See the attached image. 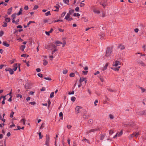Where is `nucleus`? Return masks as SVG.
<instances>
[{"label":"nucleus","instance_id":"nucleus-5","mask_svg":"<svg viewBox=\"0 0 146 146\" xmlns=\"http://www.w3.org/2000/svg\"><path fill=\"white\" fill-rule=\"evenodd\" d=\"M20 64H18V65L17 66V63L14 64L13 67V70H14V71H15L16 70L17 68H18L19 69V71H20Z\"/></svg>","mask_w":146,"mask_h":146},{"label":"nucleus","instance_id":"nucleus-33","mask_svg":"<svg viewBox=\"0 0 146 146\" xmlns=\"http://www.w3.org/2000/svg\"><path fill=\"white\" fill-rule=\"evenodd\" d=\"M25 120L24 119H22L21 121V122H23V125H25Z\"/></svg>","mask_w":146,"mask_h":146},{"label":"nucleus","instance_id":"nucleus-46","mask_svg":"<svg viewBox=\"0 0 146 146\" xmlns=\"http://www.w3.org/2000/svg\"><path fill=\"white\" fill-rule=\"evenodd\" d=\"M38 76H39L41 78H42V74L39 73L37 74Z\"/></svg>","mask_w":146,"mask_h":146},{"label":"nucleus","instance_id":"nucleus-58","mask_svg":"<svg viewBox=\"0 0 146 146\" xmlns=\"http://www.w3.org/2000/svg\"><path fill=\"white\" fill-rule=\"evenodd\" d=\"M29 103L32 105H34L36 104L34 102H30Z\"/></svg>","mask_w":146,"mask_h":146},{"label":"nucleus","instance_id":"nucleus-34","mask_svg":"<svg viewBox=\"0 0 146 146\" xmlns=\"http://www.w3.org/2000/svg\"><path fill=\"white\" fill-rule=\"evenodd\" d=\"M109 117L110 119H113L114 118L113 116L112 115L110 114L109 115Z\"/></svg>","mask_w":146,"mask_h":146},{"label":"nucleus","instance_id":"nucleus-29","mask_svg":"<svg viewBox=\"0 0 146 146\" xmlns=\"http://www.w3.org/2000/svg\"><path fill=\"white\" fill-rule=\"evenodd\" d=\"M38 135L39 136V137L40 139H42L43 137L41 135V132H40L39 133Z\"/></svg>","mask_w":146,"mask_h":146},{"label":"nucleus","instance_id":"nucleus-41","mask_svg":"<svg viewBox=\"0 0 146 146\" xmlns=\"http://www.w3.org/2000/svg\"><path fill=\"white\" fill-rule=\"evenodd\" d=\"M75 76L74 74L73 73H71L70 74V77H74Z\"/></svg>","mask_w":146,"mask_h":146},{"label":"nucleus","instance_id":"nucleus-23","mask_svg":"<svg viewBox=\"0 0 146 146\" xmlns=\"http://www.w3.org/2000/svg\"><path fill=\"white\" fill-rule=\"evenodd\" d=\"M84 1H82L81 3H80V6L81 7H84L85 5V4L84 3H82L83 2H84Z\"/></svg>","mask_w":146,"mask_h":146},{"label":"nucleus","instance_id":"nucleus-48","mask_svg":"<svg viewBox=\"0 0 146 146\" xmlns=\"http://www.w3.org/2000/svg\"><path fill=\"white\" fill-rule=\"evenodd\" d=\"M83 141H85L87 143H89V141L87 139H86L85 138H84V139L82 140Z\"/></svg>","mask_w":146,"mask_h":146},{"label":"nucleus","instance_id":"nucleus-28","mask_svg":"<svg viewBox=\"0 0 146 146\" xmlns=\"http://www.w3.org/2000/svg\"><path fill=\"white\" fill-rule=\"evenodd\" d=\"M9 72L10 74L12 75L13 74V73L14 72L13 70L11 69L9 70Z\"/></svg>","mask_w":146,"mask_h":146},{"label":"nucleus","instance_id":"nucleus-35","mask_svg":"<svg viewBox=\"0 0 146 146\" xmlns=\"http://www.w3.org/2000/svg\"><path fill=\"white\" fill-rule=\"evenodd\" d=\"M14 112L13 111H12L10 114V117L11 118L13 117V115L14 114Z\"/></svg>","mask_w":146,"mask_h":146},{"label":"nucleus","instance_id":"nucleus-60","mask_svg":"<svg viewBox=\"0 0 146 146\" xmlns=\"http://www.w3.org/2000/svg\"><path fill=\"white\" fill-rule=\"evenodd\" d=\"M139 31V29L137 28L135 29H134V31L135 33H137Z\"/></svg>","mask_w":146,"mask_h":146},{"label":"nucleus","instance_id":"nucleus-61","mask_svg":"<svg viewBox=\"0 0 146 146\" xmlns=\"http://www.w3.org/2000/svg\"><path fill=\"white\" fill-rule=\"evenodd\" d=\"M11 69V68H7L5 69V70L6 71H9V70Z\"/></svg>","mask_w":146,"mask_h":146},{"label":"nucleus","instance_id":"nucleus-12","mask_svg":"<svg viewBox=\"0 0 146 146\" xmlns=\"http://www.w3.org/2000/svg\"><path fill=\"white\" fill-rule=\"evenodd\" d=\"M138 63L142 66H145V63L142 61H140L138 62Z\"/></svg>","mask_w":146,"mask_h":146},{"label":"nucleus","instance_id":"nucleus-1","mask_svg":"<svg viewBox=\"0 0 146 146\" xmlns=\"http://www.w3.org/2000/svg\"><path fill=\"white\" fill-rule=\"evenodd\" d=\"M112 52V48L110 47L108 48L106 51V56H109L111 55Z\"/></svg>","mask_w":146,"mask_h":146},{"label":"nucleus","instance_id":"nucleus-13","mask_svg":"<svg viewBox=\"0 0 146 146\" xmlns=\"http://www.w3.org/2000/svg\"><path fill=\"white\" fill-rule=\"evenodd\" d=\"M93 11L94 13L98 14L100 13V12L99 10L95 9H93Z\"/></svg>","mask_w":146,"mask_h":146},{"label":"nucleus","instance_id":"nucleus-21","mask_svg":"<svg viewBox=\"0 0 146 146\" xmlns=\"http://www.w3.org/2000/svg\"><path fill=\"white\" fill-rule=\"evenodd\" d=\"M43 64L45 66L48 64V62L45 60H44L43 61Z\"/></svg>","mask_w":146,"mask_h":146},{"label":"nucleus","instance_id":"nucleus-55","mask_svg":"<svg viewBox=\"0 0 146 146\" xmlns=\"http://www.w3.org/2000/svg\"><path fill=\"white\" fill-rule=\"evenodd\" d=\"M79 8L78 7H77L75 9V11H79Z\"/></svg>","mask_w":146,"mask_h":146},{"label":"nucleus","instance_id":"nucleus-10","mask_svg":"<svg viewBox=\"0 0 146 146\" xmlns=\"http://www.w3.org/2000/svg\"><path fill=\"white\" fill-rule=\"evenodd\" d=\"M118 48L122 50L125 49V47L124 45L122 44H120L118 46Z\"/></svg>","mask_w":146,"mask_h":146},{"label":"nucleus","instance_id":"nucleus-15","mask_svg":"<svg viewBox=\"0 0 146 146\" xmlns=\"http://www.w3.org/2000/svg\"><path fill=\"white\" fill-rule=\"evenodd\" d=\"M3 44L7 47H8L9 46V44L7 43L6 41H4L3 42Z\"/></svg>","mask_w":146,"mask_h":146},{"label":"nucleus","instance_id":"nucleus-51","mask_svg":"<svg viewBox=\"0 0 146 146\" xmlns=\"http://www.w3.org/2000/svg\"><path fill=\"white\" fill-rule=\"evenodd\" d=\"M10 21V19H5V21L7 23L9 22Z\"/></svg>","mask_w":146,"mask_h":146},{"label":"nucleus","instance_id":"nucleus-40","mask_svg":"<svg viewBox=\"0 0 146 146\" xmlns=\"http://www.w3.org/2000/svg\"><path fill=\"white\" fill-rule=\"evenodd\" d=\"M73 16H76L77 17H78L80 16V14L78 13H74L73 14Z\"/></svg>","mask_w":146,"mask_h":146},{"label":"nucleus","instance_id":"nucleus-17","mask_svg":"<svg viewBox=\"0 0 146 146\" xmlns=\"http://www.w3.org/2000/svg\"><path fill=\"white\" fill-rule=\"evenodd\" d=\"M121 67L120 66H119L117 68H112V69L115 71H118L119 70V68Z\"/></svg>","mask_w":146,"mask_h":146},{"label":"nucleus","instance_id":"nucleus-4","mask_svg":"<svg viewBox=\"0 0 146 146\" xmlns=\"http://www.w3.org/2000/svg\"><path fill=\"white\" fill-rule=\"evenodd\" d=\"M99 130V128L98 127H97L94 129H92L90 130L89 131H87V134H89L90 133H91L92 132H93V133H94L96 131L98 130Z\"/></svg>","mask_w":146,"mask_h":146},{"label":"nucleus","instance_id":"nucleus-44","mask_svg":"<svg viewBox=\"0 0 146 146\" xmlns=\"http://www.w3.org/2000/svg\"><path fill=\"white\" fill-rule=\"evenodd\" d=\"M74 10L73 9H71L69 11V14H71L72 13H73Z\"/></svg>","mask_w":146,"mask_h":146},{"label":"nucleus","instance_id":"nucleus-56","mask_svg":"<svg viewBox=\"0 0 146 146\" xmlns=\"http://www.w3.org/2000/svg\"><path fill=\"white\" fill-rule=\"evenodd\" d=\"M63 114L62 112H60L59 113V115L60 117H63Z\"/></svg>","mask_w":146,"mask_h":146},{"label":"nucleus","instance_id":"nucleus-36","mask_svg":"<svg viewBox=\"0 0 146 146\" xmlns=\"http://www.w3.org/2000/svg\"><path fill=\"white\" fill-rule=\"evenodd\" d=\"M141 89L142 92H146V89L143 88H141Z\"/></svg>","mask_w":146,"mask_h":146},{"label":"nucleus","instance_id":"nucleus-42","mask_svg":"<svg viewBox=\"0 0 146 146\" xmlns=\"http://www.w3.org/2000/svg\"><path fill=\"white\" fill-rule=\"evenodd\" d=\"M70 14L69 13H68L66 16L65 18H69L70 17Z\"/></svg>","mask_w":146,"mask_h":146},{"label":"nucleus","instance_id":"nucleus-45","mask_svg":"<svg viewBox=\"0 0 146 146\" xmlns=\"http://www.w3.org/2000/svg\"><path fill=\"white\" fill-rule=\"evenodd\" d=\"M88 72L87 71H82V72L84 73V74L85 75H86L88 73Z\"/></svg>","mask_w":146,"mask_h":146},{"label":"nucleus","instance_id":"nucleus-22","mask_svg":"<svg viewBox=\"0 0 146 146\" xmlns=\"http://www.w3.org/2000/svg\"><path fill=\"white\" fill-rule=\"evenodd\" d=\"M44 14L46 16L50 15H51L50 11H48L46 13H45Z\"/></svg>","mask_w":146,"mask_h":146},{"label":"nucleus","instance_id":"nucleus-7","mask_svg":"<svg viewBox=\"0 0 146 146\" xmlns=\"http://www.w3.org/2000/svg\"><path fill=\"white\" fill-rule=\"evenodd\" d=\"M83 117L84 118L86 119H88L89 117V114L87 113L86 110H84V112L83 113Z\"/></svg>","mask_w":146,"mask_h":146},{"label":"nucleus","instance_id":"nucleus-20","mask_svg":"<svg viewBox=\"0 0 146 146\" xmlns=\"http://www.w3.org/2000/svg\"><path fill=\"white\" fill-rule=\"evenodd\" d=\"M85 78H80V82L81 83L82 82L84 81Z\"/></svg>","mask_w":146,"mask_h":146},{"label":"nucleus","instance_id":"nucleus-53","mask_svg":"<svg viewBox=\"0 0 146 146\" xmlns=\"http://www.w3.org/2000/svg\"><path fill=\"white\" fill-rule=\"evenodd\" d=\"M24 9L25 10H27L29 9V8L28 6L26 5L24 7Z\"/></svg>","mask_w":146,"mask_h":146},{"label":"nucleus","instance_id":"nucleus-27","mask_svg":"<svg viewBox=\"0 0 146 146\" xmlns=\"http://www.w3.org/2000/svg\"><path fill=\"white\" fill-rule=\"evenodd\" d=\"M68 70L66 69H64L63 71V73L64 74H66L67 73Z\"/></svg>","mask_w":146,"mask_h":146},{"label":"nucleus","instance_id":"nucleus-24","mask_svg":"<svg viewBox=\"0 0 146 146\" xmlns=\"http://www.w3.org/2000/svg\"><path fill=\"white\" fill-rule=\"evenodd\" d=\"M63 21L62 20H60V19H57V20H55L54 22H53V23H55V22H62Z\"/></svg>","mask_w":146,"mask_h":146},{"label":"nucleus","instance_id":"nucleus-50","mask_svg":"<svg viewBox=\"0 0 146 146\" xmlns=\"http://www.w3.org/2000/svg\"><path fill=\"white\" fill-rule=\"evenodd\" d=\"M104 135H101L100 137V139L101 140H103V139H104Z\"/></svg>","mask_w":146,"mask_h":146},{"label":"nucleus","instance_id":"nucleus-2","mask_svg":"<svg viewBox=\"0 0 146 146\" xmlns=\"http://www.w3.org/2000/svg\"><path fill=\"white\" fill-rule=\"evenodd\" d=\"M105 36L104 33L100 32L97 35V37L100 39L102 40L104 39Z\"/></svg>","mask_w":146,"mask_h":146},{"label":"nucleus","instance_id":"nucleus-39","mask_svg":"<svg viewBox=\"0 0 146 146\" xmlns=\"http://www.w3.org/2000/svg\"><path fill=\"white\" fill-rule=\"evenodd\" d=\"M44 78L45 80H52L51 78L49 77H44Z\"/></svg>","mask_w":146,"mask_h":146},{"label":"nucleus","instance_id":"nucleus-14","mask_svg":"<svg viewBox=\"0 0 146 146\" xmlns=\"http://www.w3.org/2000/svg\"><path fill=\"white\" fill-rule=\"evenodd\" d=\"M12 7H11L10 8L8 9L7 14L9 15H10L11 14L12 11Z\"/></svg>","mask_w":146,"mask_h":146},{"label":"nucleus","instance_id":"nucleus-9","mask_svg":"<svg viewBox=\"0 0 146 146\" xmlns=\"http://www.w3.org/2000/svg\"><path fill=\"white\" fill-rule=\"evenodd\" d=\"M120 62L117 60L115 61V62H114L113 63V66H116L118 65H120Z\"/></svg>","mask_w":146,"mask_h":146},{"label":"nucleus","instance_id":"nucleus-47","mask_svg":"<svg viewBox=\"0 0 146 146\" xmlns=\"http://www.w3.org/2000/svg\"><path fill=\"white\" fill-rule=\"evenodd\" d=\"M38 6L37 5H35L33 8V9H38Z\"/></svg>","mask_w":146,"mask_h":146},{"label":"nucleus","instance_id":"nucleus-30","mask_svg":"<svg viewBox=\"0 0 146 146\" xmlns=\"http://www.w3.org/2000/svg\"><path fill=\"white\" fill-rule=\"evenodd\" d=\"M63 1L65 3L68 4L69 0H63Z\"/></svg>","mask_w":146,"mask_h":146},{"label":"nucleus","instance_id":"nucleus-63","mask_svg":"<svg viewBox=\"0 0 146 146\" xmlns=\"http://www.w3.org/2000/svg\"><path fill=\"white\" fill-rule=\"evenodd\" d=\"M98 101L97 100H96L94 102L95 106H96L97 105L96 103H98Z\"/></svg>","mask_w":146,"mask_h":146},{"label":"nucleus","instance_id":"nucleus-3","mask_svg":"<svg viewBox=\"0 0 146 146\" xmlns=\"http://www.w3.org/2000/svg\"><path fill=\"white\" fill-rule=\"evenodd\" d=\"M22 8H21L19 11L17 13H15L13 14L12 15V17H13V18H15L16 17V16L17 15L19 16L20 15L22 14Z\"/></svg>","mask_w":146,"mask_h":146},{"label":"nucleus","instance_id":"nucleus-43","mask_svg":"<svg viewBox=\"0 0 146 146\" xmlns=\"http://www.w3.org/2000/svg\"><path fill=\"white\" fill-rule=\"evenodd\" d=\"M4 34V32L3 31H1L0 32V36L1 37Z\"/></svg>","mask_w":146,"mask_h":146},{"label":"nucleus","instance_id":"nucleus-25","mask_svg":"<svg viewBox=\"0 0 146 146\" xmlns=\"http://www.w3.org/2000/svg\"><path fill=\"white\" fill-rule=\"evenodd\" d=\"M54 92H52L51 93L50 95V98H52L54 96Z\"/></svg>","mask_w":146,"mask_h":146},{"label":"nucleus","instance_id":"nucleus-54","mask_svg":"<svg viewBox=\"0 0 146 146\" xmlns=\"http://www.w3.org/2000/svg\"><path fill=\"white\" fill-rule=\"evenodd\" d=\"M122 131H121L118 134V136H120L121 135H122Z\"/></svg>","mask_w":146,"mask_h":146},{"label":"nucleus","instance_id":"nucleus-26","mask_svg":"<svg viewBox=\"0 0 146 146\" xmlns=\"http://www.w3.org/2000/svg\"><path fill=\"white\" fill-rule=\"evenodd\" d=\"M3 101H2V104L3 105L5 104V96H3Z\"/></svg>","mask_w":146,"mask_h":146},{"label":"nucleus","instance_id":"nucleus-19","mask_svg":"<svg viewBox=\"0 0 146 146\" xmlns=\"http://www.w3.org/2000/svg\"><path fill=\"white\" fill-rule=\"evenodd\" d=\"M145 112V111H140L138 113V114L140 115H144V113Z\"/></svg>","mask_w":146,"mask_h":146},{"label":"nucleus","instance_id":"nucleus-38","mask_svg":"<svg viewBox=\"0 0 146 146\" xmlns=\"http://www.w3.org/2000/svg\"><path fill=\"white\" fill-rule=\"evenodd\" d=\"M114 132L113 130H111L109 132V133L110 135H112L113 133Z\"/></svg>","mask_w":146,"mask_h":146},{"label":"nucleus","instance_id":"nucleus-62","mask_svg":"<svg viewBox=\"0 0 146 146\" xmlns=\"http://www.w3.org/2000/svg\"><path fill=\"white\" fill-rule=\"evenodd\" d=\"M17 97H19L20 98H22V96L21 95V94H18L17 95Z\"/></svg>","mask_w":146,"mask_h":146},{"label":"nucleus","instance_id":"nucleus-8","mask_svg":"<svg viewBox=\"0 0 146 146\" xmlns=\"http://www.w3.org/2000/svg\"><path fill=\"white\" fill-rule=\"evenodd\" d=\"M82 108L81 107L77 106L75 108L76 112L77 113H78L80 112V110Z\"/></svg>","mask_w":146,"mask_h":146},{"label":"nucleus","instance_id":"nucleus-59","mask_svg":"<svg viewBox=\"0 0 146 146\" xmlns=\"http://www.w3.org/2000/svg\"><path fill=\"white\" fill-rule=\"evenodd\" d=\"M32 23H34V22L33 21H30L29 22V23L27 24V26H29V25Z\"/></svg>","mask_w":146,"mask_h":146},{"label":"nucleus","instance_id":"nucleus-32","mask_svg":"<svg viewBox=\"0 0 146 146\" xmlns=\"http://www.w3.org/2000/svg\"><path fill=\"white\" fill-rule=\"evenodd\" d=\"M4 24L2 25L3 27H6L7 26V23L5 21H4L3 22Z\"/></svg>","mask_w":146,"mask_h":146},{"label":"nucleus","instance_id":"nucleus-16","mask_svg":"<svg viewBox=\"0 0 146 146\" xmlns=\"http://www.w3.org/2000/svg\"><path fill=\"white\" fill-rule=\"evenodd\" d=\"M108 66V63H106L105 64L104 67L102 69L104 71L106 70L107 68V67Z\"/></svg>","mask_w":146,"mask_h":146},{"label":"nucleus","instance_id":"nucleus-31","mask_svg":"<svg viewBox=\"0 0 146 146\" xmlns=\"http://www.w3.org/2000/svg\"><path fill=\"white\" fill-rule=\"evenodd\" d=\"M76 99V98L75 97L73 96L71 97V100L73 102H74L75 101Z\"/></svg>","mask_w":146,"mask_h":146},{"label":"nucleus","instance_id":"nucleus-57","mask_svg":"<svg viewBox=\"0 0 146 146\" xmlns=\"http://www.w3.org/2000/svg\"><path fill=\"white\" fill-rule=\"evenodd\" d=\"M56 43L57 44H62V42H61L59 41H56Z\"/></svg>","mask_w":146,"mask_h":146},{"label":"nucleus","instance_id":"nucleus-18","mask_svg":"<svg viewBox=\"0 0 146 146\" xmlns=\"http://www.w3.org/2000/svg\"><path fill=\"white\" fill-rule=\"evenodd\" d=\"M25 48V46L22 45L20 47V49L22 51H23Z\"/></svg>","mask_w":146,"mask_h":146},{"label":"nucleus","instance_id":"nucleus-37","mask_svg":"<svg viewBox=\"0 0 146 146\" xmlns=\"http://www.w3.org/2000/svg\"><path fill=\"white\" fill-rule=\"evenodd\" d=\"M44 21V22L45 23H46V22H49L48 23L49 24H51V23H53V22H50L49 21V20H45Z\"/></svg>","mask_w":146,"mask_h":146},{"label":"nucleus","instance_id":"nucleus-6","mask_svg":"<svg viewBox=\"0 0 146 146\" xmlns=\"http://www.w3.org/2000/svg\"><path fill=\"white\" fill-rule=\"evenodd\" d=\"M50 140V138L49 136L47 135H46V140L45 141V145L46 146H48L49 145V141Z\"/></svg>","mask_w":146,"mask_h":146},{"label":"nucleus","instance_id":"nucleus-49","mask_svg":"<svg viewBox=\"0 0 146 146\" xmlns=\"http://www.w3.org/2000/svg\"><path fill=\"white\" fill-rule=\"evenodd\" d=\"M66 13V12H64L62 13V14H61V17H63L65 15Z\"/></svg>","mask_w":146,"mask_h":146},{"label":"nucleus","instance_id":"nucleus-11","mask_svg":"<svg viewBox=\"0 0 146 146\" xmlns=\"http://www.w3.org/2000/svg\"><path fill=\"white\" fill-rule=\"evenodd\" d=\"M133 135L134 137H137L139 135V132H135L133 133Z\"/></svg>","mask_w":146,"mask_h":146},{"label":"nucleus","instance_id":"nucleus-52","mask_svg":"<svg viewBox=\"0 0 146 146\" xmlns=\"http://www.w3.org/2000/svg\"><path fill=\"white\" fill-rule=\"evenodd\" d=\"M105 98H106V99H105L106 102H107V101H109V99L108 98H107V96H105Z\"/></svg>","mask_w":146,"mask_h":146},{"label":"nucleus","instance_id":"nucleus-64","mask_svg":"<svg viewBox=\"0 0 146 146\" xmlns=\"http://www.w3.org/2000/svg\"><path fill=\"white\" fill-rule=\"evenodd\" d=\"M92 122H93V120H92V119H90L89 120V122L90 123H92Z\"/></svg>","mask_w":146,"mask_h":146}]
</instances>
